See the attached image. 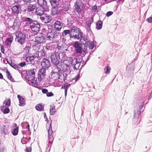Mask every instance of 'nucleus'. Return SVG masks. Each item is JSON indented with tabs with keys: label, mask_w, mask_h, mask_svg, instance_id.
Returning a JSON list of instances; mask_svg holds the SVG:
<instances>
[{
	"label": "nucleus",
	"mask_w": 152,
	"mask_h": 152,
	"mask_svg": "<svg viewBox=\"0 0 152 152\" xmlns=\"http://www.w3.org/2000/svg\"><path fill=\"white\" fill-rule=\"evenodd\" d=\"M110 70V68L109 66H106L104 69V72L105 73H109Z\"/></svg>",
	"instance_id": "7c9ffc66"
},
{
	"label": "nucleus",
	"mask_w": 152,
	"mask_h": 152,
	"mask_svg": "<svg viewBox=\"0 0 152 152\" xmlns=\"http://www.w3.org/2000/svg\"><path fill=\"white\" fill-rule=\"evenodd\" d=\"M76 61V60L74 59L73 60L72 58H69V61H65L64 62L65 64H66L67 67H69L71 65H75V64L73 63L74 61Z\"/></svg>",
	"instance_id": "ddd939ff"
},
{
	"label": "nucleus",
	"mask_w": 152,
	"mask_h": 152,
	"mask_svg": "<svg viewBox=\"0 0 152 152\" xmlns=\"http://www.w3.org/2000/svg\"><path fill=\"white\" fill-rule=\"evenodd\" d=\"M13 126L16 128L14 129V130L12 132V134L14 136L16 135L18 133V128L17 126V125L16 124H14Z\"/></svg>",
	"instance_id": "aec40b11"
},
{
	"label": "nucleus",
	"mask_w": 152,
	"mask_h": 152,
	"mask_svg": "<svg viewBox=\"0 0 152 152\" xmlns=\"http://www.w3.org/2000/svg\"><path fill=\"white\" fill-rule=\"evenodd\" d=\"M1 53H0V57H1Z\"/></svg>",
	"instance_id": "603ef678"
},
{
	"label": "nucleus",
	"mask_w": 152,
	"mask_h": 152,
	"mask_svg": "<svg viewBox=\"0 0 152 152\" xmlns=\"http://www.w3.org/2000/svg\"><path fill=\"white\" fill-rule=\"evenodd\" d=\"M53 95V94L52 92H49L47 94V96H51Z\"/></svg>",
	"instance_id": "c9c22d12"
},
{
	"label": "nucleus",
	"mask_w": 152,
	"mask_h": 152,
	"mask_svg": "<svg viewBox=\"0 0 152 152\" xmlns=\"http://www.w3.org/2000/svg\"><path fill=\"white\" fill-rule=\"evenodd\" d=\"M10 112V110L9 108H6L4 109L3 111V113L4 114H6L9 113Z\"/></svg>",
	"instance_id": "72a5a7b5"
},
{
	"label": "nucleus",
	"mask_w": 152,
	"mask_h": 152,
	"mask_svg": "<svg viewBox=\"0 0 152 152\" xmlns=\"http://www.w3.org/2000/svg\"><path fill=\"white\" fill-rule=\"evenodd\" d=\"M7 75L8 78L11 81H12V77L11 76V75H10V73L8 71H7Z\"/></svg>",
	"instance_id": "473e14b6"
},
{
	"label": "nucleus",
	"mask_w": 152,
	"mask_h": 152,
	"mask_svg": "<svg viewBox=\"0 0 152 152\" xmlns=\"http://www.w3.org/2000/svg\"><path fill=\"white\" fill-rule=\"evenodd\" d=\"M80 31V30L79 28L75 27L73 28L71 30V33L72 34V35H73L74 34L79 33Z\"/></svg>",
	"instance_id": "dca6fc26"
},
{
	"label": "nucleus",
	"mask_w": 152,
	"mask_h": 152,
	"mask_svg": "<svg viewBox=\"0 0 152 152\" xmlns=\"http://www.w3.org/2000/svg\"><path fill=\"white\" fill-rule=\"evenodd\" d=\"M37 3L41 7H45L48 6L46 5V2L44 0H38Z\"/></svg>",
	"instance_id": "a211bd4d"
},
{
	"label": "nucleus",
	"mask_w": 152,
	"mask_h": 152,
	"mask_svg": "<svg viewBox=\"0 0 152 152\" xmlns=\"http://www.w3.org/2000/svg\"><path fill=\"white\" fill-rule=\"evenodd\" d=\"M45 70L43 68L41 69L39 71L38 74V79L39 81H41L45 78Z\"/></svg>",
	"instance_id": "39448f33"
},
{
	"label": "nucleus",
	"mask_w": 152,
	"mask_h": 152,
	"mask_svg": "<svg viewBox=\"0 0 152 152\" xmlns=\"http://www.w3.org/2000/svg\"><path fill=\"white\" fill-rule=\"evenodd\" d=\"M18 98L19 100V105L20 106H23L26 104V102L25 98L22 96L19 95H18Z\"/></svg>",
	"instance_id": "9d476101"
},
{
	"label": "nucleus",
	"mask_w": 152,
	"mask_h": 152,
	"mask_svg": "<svg viewBox=\"0 0 152 152\" xmlns=\"http://www.w3.org/2000/svg\"><path fill=\"white\" fill-rule=\"evenodd\" d=\"M24 2L25 3L30 2L31 1H32L34 0H23Z\"/></svg>",
	"instance_id": "58836bf2"
},
{
	"label": "nucleus",
	"mask_w": 152,
	"mask_h": 152,
	"mask_svg": "<svg viewBox=\"0 0 152 152\" xmlns=\"http://www.w3.org/2000/svg\"><path fill=\"white\" fill-rule=\"evenodd\" d=\"M74 47L75 48V50L76 52L77 53H82V49L81 47L80 46L79 43L77 42H75L74 44Z\"/></svg>",
	"instance_id": "0eeeda50"
},
{
	"label": "nucleus",
	"mask_w": 152,
	"mask_h": 152,
	"mask_svg": "<svg viewBox=\"0 0 152 152\" xmlns=\"http://www.w3.org/2000/svg\"><path fill=\"white\" fill-rule=\"evenodd\" d=\"M54 26L57 30L60 31L62 28V25L61 24L60 21H57L54 23Z\"/></svg>",
	"instance_id": "9b49d317"
},
{
	"label": "nucleus",
	"mask_w": 152,
	"mask_h": 152,
	"mask_svg": "<svg viewBox=\"0 0 152 152\" xmlns=\"http://www.w3.org/2000/svg\"><path fill=\"white\" fill-rule=\"evenodd\" d=\"M97 8V6L96 5H94L92 9L93 10L95 11L96 10Z\"/></svg>",
	"instance_id": "a19ab883"
},
{
	"label": "nucleus",
	"mask_w": 152,
	"mask_h": 152,
	"mask_svg": "<svg viewBox=\"0 0 152 152\" xmlns=\"http://www.w3.org/2000/svg\"><path fill=\"white\" fill-rule=\"evenodd\" d=\"M51 109L50 110V113L51 115H53L56 112L55 106H52L51 107Z\"/></svg>",
	"instance_id": "393cba45"
},
{
	"label": "nucleus",
	"mask_w": 152,
	"mask_h": 152,
	"mask_svg": "<svg viewBox=\"0 0 152 152\" xmlns=\"http://www.w3.org/2000/svg\"><path fill=\"white\" fill-rule=\"evenodd\" d=\"M48 132L49 135L50 134H51L52 133L51 131L50 130V129H48Z\"/></svg>",
	"instance_id": "37998d69"
},
{
	"label": "nucleus",
	"mask_w": 152,
	"mask_h": 152,
	"mask_svg": "<svg viewBox=\"0 0 152 152\" xmlns=\"http://www.w3.org/2000/svg\"><path fill=\"white\" fill-rule=\"evenodd\" d=\"M13 12L15 13H18L19 12V6H15L12 8Z\"/></svg>",
	"instance_id": "412c9836"
},
{
	"label": "nucleus",
	"mask_w": 152,
	"mask_h": 152,
	"mask_svg": "<svg viewBox=\"0 0 152 152\" xmlns=\"http://www.w3.org/2000/svg\"><path fill=\"white\" fill-rule=\"evenodd\" d=\"M3 76L2 74L0 73V79H3Z\"/></svg>",
	"instance_id": "79ce46f5"
},
{
	"label": "nucleus",
	"mask_w": 152,
	"mask_h": 152,
	"mask_svg": "<svg viewBox=\"0 0 152 152\" xmlns=\"http://www.w3.org/2000/svg\"><path fill=\"white\" fill-rule=\"evenodd\" d=\"M94 42H90L88 45L89 48L90 49H92L94 47Z\"/></svg>",
	"instance_id": "c756f323"
},
{
	"label": "nucleus",
	"mask_w": 152,
	"mask_h": 152,
	"mask_svg": "<svg viewBox=\"0 0 152 152\" xmlns=\"http://www.w3.org/2000/svg\"><path fill=\"white\" fill-rule=\"evenodd\" d=\"M56 32V31L54 30H52L51 31L49 32L47 34L48 39L51 40L53 39L54 37Z\"/></svg>",
	"instance_id": "6e6552de"
},
{
	"label": "nucleus",
	"mask_w": 152,
	"mask_h": 152,
	"mask_svg": "<svg viewBox=\"0 0 152 152\" xmlns=\"http://www.w3.org/2000/svg\"><path fill=\"white\" fill-rule=\"evenodd\" d=\"M34 56L28 57L26 58V61L28 62H30L33 60L34 59Z\"/></svg>",
	"instance_id": "cd10ccee"
},
{
	"label": "nucleus",
	"mask_w": 152,
	"mask_h": 152,
	"mask_svg": "<svg viewBox=\"0 0 152 152\" xmlns=\"http://www.w3.org/2000/svg\"><path fill=\"white\" fill-rule=\"evenodd\" d=\"M12 41V39L11 38H8L6 41L5 44L7 46H9L11 44Z\"/></svg>",
	"instance_id": "4be33fe9"
},
{
	"label": "nucleus",
	"mask_w": 152,
	"mask_h": 152,
	"mask_svg": "<svg viewBox=\"0 0 152 152\" xmlns=\"http://www.w3.org/2000/svg\"><path fill=\"white\" fill-rule=\"evenodd\" d=\"M113 14V12L112 11H109L107 12L106 15L107 17H109L112 15Z\"/></svg>",
	"instance_id": "f704fd0d"
},
{
	"label": "nucleus",
	"mask_w": 152,
	"mask_h": 152,
	"mask_svg": "<svg viewBox=\"0 0 152 152\" xmlns=\"http://www.w3.org/2000/svg\"><path fill=\"white\" fill-rule=\"evenodd\" d=\"M36 8V6L34 4H29L27 10L28 11H33Z\"/></svg>",
	"instance_id": "6ab92c4d"
},
{
	"label": "nucleus",
	"mask_w": 152,
	"mask_h": 152,
	"mask_svg": "<svg viewBox=\"0 0 152 152\" xmlns=\"http://www.w3.org/2000/svg\"><path fill=\"white\" fill-rule=\"evenodd\" d=\"M82 36V34L81 32H79V33H77L73 34V35H71L70 38L73 39L74 38L78 39Z\"/></svg>",
	"instance_id": "4468645a"
},
{
	"label": "nucleus",
	"mask_w": 152,
	"mask_h": 152,
	"mask_svg": "<svg viewBox=\"0 0 152 152\" xmlns=\"http://www.w3.org/2000/svg\"><path fill=\"white\" fill-rule=\"evenodd\" d=\"M69 32L70 31L69 30H65L63 31L62 35L64 36H66Z\"/></svg>",
	"instance_id": "2f4dec72"
},
{
	"label": "nucleus",
	"mask_w": 152,
	"mask_h": 152,
	"mask_svg": "<svg viewBox=\"0 0 152 152\" xmlns=\"http://www.w3.org/2000/svg\"><path fill=\"white\" fill-rule=\"evenodd\" d=\"M31 148L30 147L27 148H26V151L27 152H31Z\"/></svg>",
	"instance_id": "e433bc0d"
},
{
	"label": "nucleus",
	"mask_w": 152,
	"mask_h": 152,
	"mask_svg": "<svg viewBox=\"0 0 152 152\" xmlns=\"http://www.w3.org/2000/svg\"><path fill=\"white\" fill-rule=\"evenodd\" d=\"M70 86V84H66L65 85L64 87V88H66L67 89Z\"/></svg>",
	"instance_id": "4c0bfd02"
},
{
	"label": "nucleus",
	"mask_w": 152,
	"mask_h": 152,
	"mask_svg": "<svg viewBox=\"0 0 152 152\" xmlns=\"http://www.w3.org/2000/svg\"><path fill=\"white\" fill-rule=\"evenodd\" d=\"M4 104L6 106H10V100L9 99L6 100L4 101Z\"/></svg>",
	"instance_id": "c85d7f7f"
},
{
	"label": "nucleus",
	"mask_w": 152,
	"mask_h": 152,
	"mask_svg": "<svg viewBox=\"0 0 152 152\" xmlns=\"http://www.w3.org/2000/svg\"><path fill=\"white\" fill-rule=\"evenodd\" d=\"M69 9V7H67L64 10L65 11H67Z\"/></svg>",
	"instance_id": "a18cd8bd"
},
{
	"label": "nucleus",
	"mask_w": 152,
	"mask_h": 152,
	"mask_svg": "<svg viewBox=\"0 0 152 152\" xmlns=\"http://www.w3.org/2000/svg\"><path fill=\"white\" fill-rule=\"evenodd\" d=\"M2 34L1 33H0V37H1V36H2Z\"/></svg>",
	"instance_id": "de8ad7c7"
},
{
	"label": "nucleus",
	"mask_w": 152,
	"mask_h": 152,
	"mask_svg": "<svg viewBox=\"0 0 152 152\" xmlns=\"http://www.w3.org/2000/svg\"><path fill=\"white\" fill-rule=\"evenodd\" d=\"M50 2L53 7H56L59 4V1L58 0H50Z\"/></svg>",
	"instance_id": "f3484780"
},
{
	"label": "nucleus",
	"mask_w": 152,
	"mask_h": 152,
	"mask_svg": "<svg viewBox=\"0 0 152 152\" xmlns=\"http://www.w3.org/2000/svg\"><path fill=\"white\" fill-rule=\"evenodd\" d=\"M41 65L43 67L48 68L50 66V63L49 61L46 59H43L41 63Z\"/></svg>",
	"instance_id": "1a4fd4ad"
},
{
	"label": "nucleus",
	"mask_w": 152,
	"mask_h": 152,
	"mask_svg": "<svg viewBox=\"0 0 152 152\" xmlns=\"http://www.w3.org/2000/svg\"><path fill=\"white\" fill-rule=\"evenodd\" d=\"M48 10L49 7L48 6L40 7L36 9L35 12L37 15L42 16L45 12Z\"/></svg>",
	"instance_id": "20e7f679"
},
{
	"label": "nucleus",
	"mask_w": 152,
	"mask_h": 152,
	"mask_svg": "<svg viewBox=\"0 0 152 152\" xmlns=\"http://www.w3.org/2000/svg\"><path fill=\"white\" fill-rule=\"evenodd\" d=\"M56 7H53L52 9V13L53 15H55L57 13L58 11L56 8Z\"/></svg>",
	"instance_id": "a878e982"
},
{
	"label": "nucleus",
	"mask_w": 152,
	"mask_h": 152,
	"mask_svg": "<svg viewBox=\"0 0 152 152\" xmlns=\"http://www.w3.org/2000/svg\"><path fill=\"white\" fill-rule=\"evenodd\" d=\"M64 88V87H63L62 86V88Z\"/></svg>",
	"instance_id": "864d4df0"
},
{
	"label": "nucleus",
	"mask_w": 152,
	"mask_h": 152,
	"mask_svg": "<svg viewBox=\"0 0 152 152\" xmlns=\"http://www.w3.org/2000/svg\"><path fill=\"white\" fill-rule=\"evenodd\" d=\"M43 108L42 106L40 104H38L36 106V109L39 111H41Z\"/></svg>",
	"instance_id": "bb28decb"
},
{
	"label": "nucleus",
	"mask_w": 152,
	"mask_h": 152,
	"mask_svg": "<svg viewBox=\"0 0 152 152\" xmlns=\"http://www.w3.org/2000/svg\"><path fill=\"white\" fill-rule=\"evenodd\" d=\"M42 91L43 93L45 94L48 92V90L46 89H44L42 90Z\"/></svg>",
	"instance_id": "ea45409f"
},
{
	"label": "nucleus",
	"mask_w": 152,
	"mask_h": 152,
	"mask_svg": "<svg viewBox=\"0 0 152 152\" xmlns=\"http://www.w3.org/2000/svg\"><path fill=\"white\" fill-rule=\"evenodd\" d=\"M65 89V93H67V89L64 88Z\"/></svg>",
	"instance_id": "49530a36"
},
{
	"label": "nucleus",
	"mask_w": 152,
	"mask_h": 152,
	"mask_svg": "<svg viewBox=\"0 0 152 152\" xmlns=\"http://www.w3.org/2000/svg\"><path fill=\"white\" fill-rule=\"evenodd\" d=\"M29 125H28V126H27V127L28 128V129H29Z\"/></svg>",
	"instance_id": "8fccbe9b"
},
{
	"label": "nucleus",
	"mask_w": 152,
	"mask_h": 152,
	"mask_svg": "<svg viewBox=\"0 0 152 152\" xmlns=\"http://www.w3.org/2000/svg\"><path fill=\"white\" fill-rule=\"evenodd\" d=\"M16 39L18 42L21 44L23 45L25 42L26 38L25 35L21 32H18L16 33Z\"/></svg>",
	"instance_id": "7ed1b4c3"
},
{
	"label": "nucleus",
	"mask_w": 152,
	"mask_h": 152,
	"mask_svg": "<svg viewBox=\"0 0 152 152\" xmlns=\"http://www.w3.org/2000/svg\"><path fill=\"white\" fill-rule=\"evenodd\" d=\"M80 5L79 3H76L74 6V9L78 12H80L82 9V7Z\"/></svg>",
	"instance_id": "f8f14e48"
},
{
	"label": "nucleus",
	"mask_w": 152,
	"mask_h": 152,
	"mask_svg": "<svg viewBox=\"0 0 152 152\" xmlns=\"http://www.w3.org/2000/svg\"><path fill=\"white\" fill-rule=\"evenodd\" d=\"M26 65V62H23L19 64L17 66V68L18 69H20L22 67Z\"/></svg>",
	"instance_id": "b1692460"
},
{
	"label": "nucleus",
	"mask_w": 152,
	"mask_h": 152,
	"mask_svg": "<svg viewBox=\"0 0 152 152\" xmlns=\"http://www.w3.org/2000/svg\"><path fill=\"white\" fill-rule=\"evenodd\" d=\"M51 61L53 64L58 63L57 57L56 54H53L51 56Z\"/></svg>",
	"instance_id": "2eb2a0df"
},
{
	"label": "nucleus",
	"mask_w": 152,
	"mask_h": 152,
	"mask_svg": "<svg viewBox=\"0 0 152 152\" xmlns=\"http://www.w3.org/2000/svg\"><path fill=\"white\" fill-rule=\"evenodd\" d=\"M79 77H80V75H78L77 76V79H79Z\"/></svg>",
	"instance_id": "c03bdc74"
},
{
	"label": "nucleus",
	"mask_w": 152,
	"mask_h": 152,
	"mask_svg": "<svg viewBox=\"0 0 152 152\" xmlns=\"http://www.w3.org/2000/svg\"><path fill=\"white\" fill-rule=\"evenodd\" d=\"M66 94H67V93H65V96H66Z\"/></svg>",
	"instance_id": "09e8293b"
},
{
	"label": "nucleus",
	"mask_w": 152,
	"mask_h": 152,
	"mask_svg": "<svg viewBox=\"0 0 152 152\" xmlns=\"http://www.w3.org/2000/svg\"><path fill=\"white\" fill-rule=\"evenodd\" d=\"M46 116V115L45 114V115H44V117H45V116Z\"/></svg>",
	"instance_id": "3c124183"
},
{
	"label": "nucleus",
	"mask_w": 152,
	"mask_h": 152,
	"mask_svg": "<svg viewBox=\"0 0 152 152\" xmlns=\"http://www.w3.org/2000/svg\"><path fill=\"white\" fill-rule=\"evenodd\" d=\"M102 22L101 21H99L96 23V28L97 29H100L102 27Z\"/></svg>",
	"instance_id": "5701e85b"
},
{
	"label": "nucleus",
	"mask_w": 152,
	"mask_h": 152,
	"mask_svg": "<svg viewBox=\"0 0 152 152\" xmlns=\"http://www.w3.org/2000/svg\"><path fill=\"white\" fill-rule=\"evenodd\" d=\"M27 21L30 22V26L32 30L34 32H38L40 28V25L36 21H33L29 18H26Z\"/></svg>",
	"instance_id": "f03ea898"
},
{
	"label": "nucleus",
	"mask_w": 152,
	"mask_h": 152,
	"mask_svg": "<svg viewBox=\"0 0 152 152\" xmlns=\"http://www.w3.org/2000/svg\"><path fill=\"white\" fill-rule=\"evenodd\" d=\"M34 69L30 70L27 72L26 77L28 80L31 81L33 84H37V78L35 77V71Z\"/></svg>",
	"instance_id": "f257e3e1"
},
{
	"label": "nucleus",
	"mask_w": 152,
	"mask_h": 152,
	"mask_svg": "<svg viewBox=\"0 0 152 152\" xmlns=\"http://www.w3.org/2000/svg\"><path fill=\"white\" fill-rule=\"evenodd\" d=\"M41 20L45 23H49L51 20V17L47 14L42 15L40 17Z\"/></svg>",
	"instance_id": "423d86ee"
}]
</instances>
